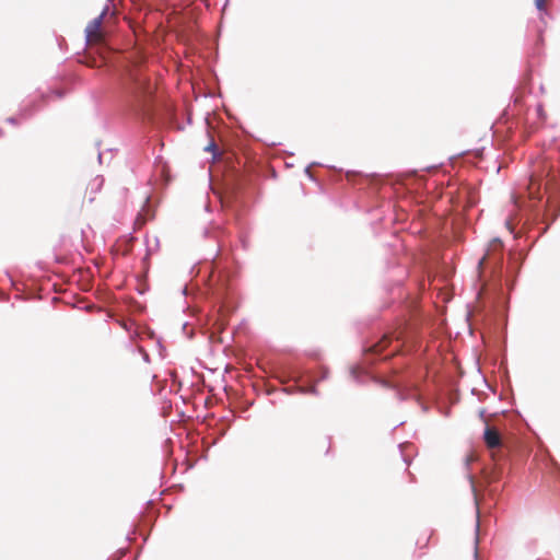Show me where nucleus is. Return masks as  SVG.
Instances as JSON below:
<instances>
[{
    "label": "nucleus",
    "mask_w": 560,
    "mask_h": 560,
    "mask_svg": "<svg viewBox=\"0 0 560 560\" xmlns=\"http://www.w3.org/2000/svg\"><path fill=\"white\" fill-rule=\"evenodd\" d=\"M7 121H8V122H10V124H12V125H18V124H19L18 119H16V118H14V117H9V118H7Z\"/></svg>",
    "instance_id": "6"
},
{
    "label": "nucleus",
    "mask_w": 560,
    "mask_h": 560,
    "mask_svg": "<svg viewBox=\"0 0 560 560\" xmlns=\"http://www.w3.org/2000/svg\"><path fill=\"white\" fill-rule=\"evenodd\" d=\"M127 89L137 98H143L153 93L154 86L138 68H132L127 74Z\"/></svg>",
    "instance_id": "1"
},
{
    "label": "nucleus",
    "mask_w": 560,
    "mask_h": 560,
    "mask_svg": "<svg viewBox=\"0 0 560 560\" xmlns=\"http://www.w3.org/2000/svg\"><path fill=\"white\" fill-rule=\"evenodd\" d=\"M483 440L488 448L495 450L499 448L502 444L500 432L491 425H486L483 432Z\"/></svg>",
    "instance_id": "3"
},
{
    "label": "nucleus",
    "mask_w": 560,
    "mask_h": 560,
    "mask_svg": "<svg viewBox=\"0 0 560 560\" xmlns=\"http://www.w3.org/2000/svg\"><path fill=\"white\" fill-rule=\"evenodd\" d=\"M535 5L539 11H545L547 7V0H535Z\"/></svg>",
    "instance_id": "5"
},
{
    "label": "nucleus",
    "mask_w": 560,
    "mask_h": 560,
    "mask_svg": "<svg viewBox=\"0 0 560 560\" xmlns=\"http://www.w3.org/2000/svg\"><path fill=\"white\" fill-rule=\"evenodd\" d=\"M389 338L388 336H384L377 343L373 345L369 351L375 354H380L384 351V349L388 346Z\"/></svg>",
    "instance_id": "4"
},
{
    "label": "nucleus",
    "mask_w": 560,
    "mask_h": 560,
    "mask_svg": "<svg viewBox=\"0 0 560 560\" xmlns=\"http://www.w3.org/2000/svg\"><path fill=\"white\" fill-rule=\"evenodd\" d=\"M485 261H486V256H483V257L479 260V264H478L479 268H481V267L483 266Z\"/></svg>",
    "instance_id": "7"
},
{
    "label": "nucleus",
    "mask_w": 560,
    "mask_h": 560,
    "mask_svg": "<svg viewBox=\"0 0 560 560\" xmlns=\"http://www.w3.org/2000/svg\"><path fill=\"white\" fill-rule=\"evenodd\" d=\"M104 13H102L100 16L95 18L93 21H91L86 28V42L89 44H100L103 40V32H102V21H103Z\"/></svg>",
    "instance_id": "2"
}]
</instances>
